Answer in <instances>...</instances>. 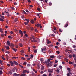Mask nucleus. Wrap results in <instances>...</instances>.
Instances as JSON below:
<instances>
[{
	"instance_id": "57",
	"label": "nucleus",
	"mask_w": 76,
	"mask_h": 76,
	"mask_svg": "<svg viewBox=\"0 0 76 76\" xmlns=\"http://www.w3.org/2000/svg\"><path fill=\"white\" fill-rule=\"evenodd\" d=\"M11 9H12V10H15V8L13 7H11Z\"/></svg>"
},
{
	"instance_id": "28",
	"label": "nucleus",
	"mask_w": 76,
	"mask_h": 76,
	"mask_svg": "<svg viewBox=\"0 0 76 76\" xmlns=\"http://www.w3.org/2000/svg\"><path fill=\"white\" fill-rule=\"evenodd\" d=\"M64 60L65 61H66V62H68V59H67V58H65L64 59Z\"/></svg>"
},
{
	"instance_id": "15",
	"label": "nucleus",
	"mask_w": 76,
	"mask_h": 76,
	"mask_svg": "<svg viewBox=\"0 0 76 76\" xmlns=\"http://www.w3.org/2000/svg\"><path fill=\"white\" fill-rule=\"evenodd\" d=\"M50 43H51V42L49 40H48L47 42V44H49Z\"/></svg>"
},
{
	"instance_id": "8",
	"label": "nucleus",
	"mask_w": 76,
	"mask_h": 76,
	"mask_svg": "<svg viewBox=\"0 0 76 76\" xmlns=\"http://www.w3.org/2000/svg\"><path fill=\"white\" fill-rule=\"evenodd\" d=\"M14 64H15V65H17V66L18 65V63L16 61H14Z\"/></svg>"
},
{
	"instance_id": "50",
	"label": "nucleus",
	"mask_w": 76,
	"mask_h": 76,
	"mask_svg": "<svg viewBox=\"0 0 76 76\" xmlns=\"http://www.w3.org/2000/svg\"><path fill=\"white\" fill-rule=\"evenodd\" d=\"M27 1H28V3H31V0H27Z\"/></svg>"
},
{
	"instance_id": "40",
	"label": "nucleus",
	"mask_w": 76,
	"mask_h": 76,
	"mask_svg": "<svg viewBox=\"0 0 76 76\" xmlns=\"http://www.w3.org/2000/svg\"><path fill=\"white\" fill-rule=\"evenodd\" d=\"M31 41L32 42H35V39L33 40H31Z\"/></svg>"
},
{
	"instance_id": "44",
	"label": "nucleus",
	"mask_w": 76,
	"mask_h": 76,
	"mask_svg": "<svg viewBox=\"0 0 76 76\" xmlns=\"http://www.w3.org/2000/svg\"><path fill=\"white\" fill-rule=\"evenodd\" d=\"M20 52L21 53H24V51H23V50H22L20 51Z\"/></svg>"
},
{
	"instance_id": "26",
	"label": "nucleus",
	"mask_w": 76,
	"mask_h": 76,
	"mask_svg": "<svg viewBox=\"0 0 76 76\" xmlns=\"http://www.w3.org/2000/svg\"><path fill=\"white\" fill-rule=\"evenodd\" d=\"M25 20H26V21L27 22H28V21H29V19H25Z\"/></svg>"
},
{
	"instance_id": "52",
	"label": "nucleus",
	"mask_w": 76,
	"mask_h": 76,
	"mask_svg": "<svg viewBox=\"0 0 76 76\" xmlns=\"http://www.w3.org/2000/svg\"><path fill=\"white\" fill-rule=\"evenodd\" d=\"M10 33L11 34H13V32L12 31H11V32H10Z\"/></svg>"
},
{
	"instance_id": "54",
	"label": "nucleus",
	"mask_w": 76,
	"mask_h": 76,
	"mask_svg": "<svg viewBox=\"0 0 76 76\" xmlns=\"http://www.w3.org/2000/svg\"><path fill=\"white\" fill-rule=\"evenodd\" d=\"M37 42H39V39L37 38Z\"/></svg>"
},
{
	"instance_id": "30",
	"label": "nucleus",
	"mask_w": 76,
	"mask_h": 76,
	"mask_svg": "<svg viewBox=\"0 0 76 76\" xmlns=\"http://www.w3.org/2000/svg\"><path fill=\"white\" fill-rule=\"evenodd\" d=\"M27 67H30L31 66V64H28L27 65Z\"/></svg>"
},
{
	"instance_id": "7",
	"label": "nucleus",
	"mask_w": 76,
	"mask_h": 76,
	"mask_svg": "<svg viewBox=\"0 0 76 76\" xmlns=\"http://www.w3.org/2000/svg\"><path fill=\"white\" fill-rule=\"evenodd\" d=\"M15 70H16V67H14L12 69V71L13 72H15Z\"/></svg>"
},
{
	"instance_id": "12",
	"label": "nucleus",
	"mask_w": 76,
	"mask_h": 76,
	"mask_svg": "<svg viewBox=\"0 0 76 76\" xmlns=\"http://www.w3.org/2000/svg\"><path fill=\"white\" fill-rule=\"evenodd\" d=\"M20 76H26V74L23 73V74H21Z\"/></svg>"
},
{
	"instance_id": "3",
	"label": "nucleus",
	"mask_w": 76,
	"mask_h": 76,
	"mask_svg": "<svg viewBox=\"0 0 76 76\" xmlns=\"http://www.w3.org/2000/svg\"><path fill=\"white\" fill-rule=\"evenodd\" d=\"M75 63V61L71 62V61H69V64H73H73Z\"/></svg>"
},
{
	"instance_id": "22",
	"label": "nucleus",
	"mask_w": 76,
	"mask_h": 76,
	"mask_svg": "<svg viewBox=\"0 0 76 76\" xmlns=\"http://www.w3.org/2000/svg\"><path fill=\"white\" fill-rule=\"evenodd\" d=\"M34 53H37V49L34 50Z\"/></svg>"
},
{
	"instance_id": "5",
	"label": "nucleus",
	"mask_w": 76,
	"mask_h": 76,
	"mask_svg": "<svg viewBox=\"0 0 76 76\" xmlns=\"http://www.w3.org/2000/svg\"><path fill=\"white\" fill-rule=\"evenodd\" d=\"M19 32L21 34V37H22L23 36V32H22V31L20 30H19Z\"/></svg>"
},
{
	"instance_id": "18",
	"label": "nucleus",
	"mask_w": 76,
	"mask_h": 76,
	"mask_svg": "<svg viewBox=\"0 0 76 76\" xmlns=\"http://www.w3.org/2000/svg\"><path fill=\"white\" fill-rule=\"evenodd\" d=\"M31 23H34V21L33 20H31Z\"/></svg>"
},
{
	"instance_id": "9",
	"label": "nucleus",
	"mask_w": 76,
	"mask_h": 76,
	"mask_svg": "<svg viewBox=\"0 0 76 76\" xmlns=\"http://www.w3.org/2000/svg\"><path fill=\"white\" fill-rule=\"evenodd\" d=\"M13 75H14V76H20V74H18L16 73H15L13 74Z\"/></svg>"
},
{
	"instance_id": "49",
	"label": "nucleus",
	"mask_w": 76,
	"mask_h": 76,
	"mask_svg": "<svg viewBox=\"0 0 76 76\" xmlns=\"http://www.w3.org/2000/svg\"><path fill=\"white\" fill-rule=\"evenodd\" d=\"M49 6H51L52 5V3L50 2L49 3Z\"/></svg>"
},
{
	"instance_id": "27",
	"label": "nucleus",
	"mask_w": 76,
	"mask_h": 76,
	"mask_svg": "<svg viewBox=\"0 0 76 76\" xmlns=\"http://www.w3.org/2000/svg\"><path fill=\"white\" fill-rule=\"evenodd\" d=\"M68 57H69V58H72V55H69Z\"/></svg>"
},
{
	"instance_id": "2",
	"label": "nucleus",
	"mask_w": 76,
	"mask_h": 76,
	"mask_svg": "<svg viewBox=\"0 0 76 76\" xmlns=\"http://www.w3.org/2000/svg\"><path fill=\"white\" fill-rule=\"evenodd\" d=\"M7 45H9V46H10V41L8 40L7 42Z\"/></svg>"
},
{
	"instance_id": "10",
	"label": "nucleus",
	"mask_w": 76,
	"mask_h": 76,
	"mask_svg": "<svg viewBox=\"0 0 76 76\" xmlns=\"http://www.w3.org/2000/svg\"><path fill=\"white\" fill-rule=\"evenodd\" d=\"M48 71L49 72H50V73H52L53 72V69H49L48 70Z\"/></svg>"
},
{
	"instance_id": "23",
	"label": "nucleus",
	"mask_w": 76,
	"mask_h": 76,
	"mask_svg": "<svg viewBox=\"0 0 76 76\" xmlns=\"http://www.w3.org/2000/svg\"><path fill=\"white\" fill-rule=\"evenodd\" d=\"M12 50H14L15 52H16V51H17V49L15 48H12Z\"/></svg>"
},
{
	"instance_id": "48",
	"label": "nucleus",
	"mask_w": 76,
	"mask_h": 76,
	"mask_svg": "<svg viewBox=\"0 0 76 76\" xmlns=\"http://www.w3.org/2000/svg\"><path fill=\"white\" fill-rule=\"evenodd\" d=\"M67 70L69 71H70V69L69 68H67Z\"/></svg>"
},
{
	"instance_id": "42",
	"label": "nucleus",
	"mask_w": 76,
	"mask_h": 76,
	"mask_svg": "<svg viewBox=\"0 0 76 76\" xmlns=\"http://www.w3.org/2000/svg\"><path fill=\"white\" fill-rule=\"evenodd\" d=\"M73 66H74V68H75V67H76V64H73Z\"/></svg>"
},
{
	"instance_id": "20",
	"label": "nucleus",
	"mask_w": 76,
	"mask_h": 76,
	"mask_svg": "<svg viewBox=\"0 0 76 76\" xmlns=\"http://www.w3.org/2000/svg\"><path fill=\"white\" fill-rule=\"evenodd\" d=\"M50 58H54L55 56L54 55L50 56Z\"/></svg>"
},
{
	"instance_id": "34",
	"label": "nucleus",
	"mask_w": 76,
	"mask_h": 76,
	"mask_svg": "<svg viewBox=\"0 0 76 76\" xmlns=\"http://www.w3.org/2000/svg\"><path fill=\"white\" fill-rule=\"evenodd\" d=\"M10 45H11L12 46V47H14V44L11 43V44H10Z\"/></svg>"
},
{
	"instance_id": "19",
	"label": "nucleus",
	"mask_w": 76,
	"mask_h": 76,
	"mask_svg": "<svg viewBox=\"0 0 76 76\" xmlns=\"http://www.w3.org/2000/svg\"><path fill=\"white\" fill-rule=\"evenodd\" d=\"M8 38H9L10 39H12V37L10 36H8Z\"/></svg>"
},
{
	"instance_id": "16",
	"label": "nucleus",
	"mask_w": 76,
	"mask_h": 76,
	"mask_svg": "<svg viewBox=\"0 0 76 76\" xmlns=\"http://www.w3.org/2000/svg\"><path fill=\"white\" fill-rule=\"evenodd\" d=\"M0 21H1V22H4V19H3L1 18H0Z\"/></svg>"
},
{
	"instance_id": "51",
	"label": "nucleus",
	"mask_w": 76,
	"mask_h": 76,
	"mask_svg": "<svg viewBox=\"0 0 76 76\" xmlns=\"http://www.w3.org/2000/svg\"><path fill=\"white\" fill-rule=\"evenodd\" d=\"M55 48L57 49L58 48V46L56 45L55 46Z\"/></svg>"
},
{
	"instance_id": "35",
	"label": "nucleus",
	"mask_w": 76,
	"mask_h": 76,
	"mask_svg": "<svg viewBox=\"0 0 76 76\" xmlns=\"http://www.w3.org/2000/svg\"><path fill=\"white\" fill-rule=\"evenodd\" d=\"M28 50L29 52H30V50H31V48H30V47L28 48Z\"/></svg>"
},
{
	"instance_id": "21",
	"label": "nucleus",
	"mask_w": 76,
	"mask_h": 76,
	"mask_svg": "<svg viewBox=\"0 0 76 76\" xmlns=\"http://www.w3.org/2000/svg\"><path fill=\"white\" fill-rule=\"evenodd\" d=\"M39 66H40V64L39 63H38L37 64V66L39 68V69H40V67Z\"/></svg>"
},
{
	"instance_id": "55",
	"label": "nucleus",
	"mask_w": 76,
	"mask_h": 76,
	"mask_svg": "<svg viewBox=\"0 0 76 76\" xmlns=\"http://www.w3.org/2000/svg\"><path fill=\"white\" fill-rule=\"evenodd\" d=\"M59 68L60 69H62V66H59Z\"/></svg>"
},
{
	"instance_id": "53",
	"label": "nucleus",
	"mask_w": 76,
	"mask_h": 76,
	"mask_svg": "<svg viewBox=\"0 0 76 76\" xmlns=\"http://www.w3.org/2000/svg\"><path fill=\"white\" fill-rule=\"evenodd\" d=\"M42 76H47V75H46L45 74H44L42 75Z\"/></svg>"
},
{
	"instance_id": "4",
	"label": "nucleus",
	"mask_w": 76,
	"mask_h": 76,
	"mask_svg": "<svg viewBox=\"0 0 76 76\" xmlns=\"http://www.w3.org/2000/svg\"><path fill=\"white\" fill-rule=\"evenodd\" d=\"M68 23H69V22L67 21L66 23V24L64 26V28H66L68 26Z\"/></svg>"
},
{
	"instance_id": "13",
	"label": "nucleus",
	"mask_w": 76,
	"mask_h": 76,
	"mask_svg": "<svg viewBox=\"0 0 76 76\" xmlns=\"http://www.w3.org/2000/svg\"><path fill=\"white\" fill-rule=\"evenodd\" d=\"M25 73H26V70H24L23 71V72L22 73H24V74H25Z\"/></svg>"
},
{
	"instance_id": "32",
	"label": "nucleus",
	"mask_w": 76,
	"mask_h": 76,
	"mask_svg": "<svg viewBox=\"0 0 76 76\" xmlns=\"http://www.w3.org/2000/svg\"><path fill=\"white\" fill-rule=\"evenodd\" d=\"M58 58L59 59H60L61 58V56H60V55H58Z\"/></svg>"
},
{
	"instance_id": "41",
	"label": "nucleus",
	"mask_w": 76,
	"mask_h": 76,
	"mask_svg": "<svg viewBox=\"0 0 76 76\" xmlns=\"http://www.w3.org/2000/svg\"><path fill=\"white\" fill-rule=\"evenodd\" d=\"M19 65L20 66V67H21V68H23V66L22 65H21L20 64H19Z\"/></svg>"
},
{
	"instance_id": "33",
	"label": "nucleus",
	"mask_w": 76,
	"mask_h": 76,
	"mask_svg": "<svg viewBox=\"0 0 76 76\" xmlns=\"http://www.w3.org/2000/svg\"><path fill=\"white\" fill-rule=\"evenodd\" d=\"M40 61H44V60H43V58H40Z\"/></svg>"
},
{
	"instance_id": "38",
	"label": "nucleus",
	"mask_w": 76,
	"mask_h": 76,
	"mask_svg": "<svg viewBox=\"0 0 76 76\" xmlns=\"http://www.w3.org/2000/svg\"><path fill=\"white\" fill-rule=\"evenodd\" d=\"M3 73V72L2 71V70H0V75H1Z\"/></svg>"
},
{
	"instance_id": "25",
	"label": "nucleus",
	"mask_w": 76,
	"mask_h": 76,
	"mask_svg": "<svg viewBox=\"0 0 76 76\" xmlns=\"http://www.w3.org/2000/svg\"><path fill=\"white\" fill-rule=\"evenodd\" d=\"M31 37L33 39H35V37H34V36L33 35H31Z\"/></svg>"
},
{
	"instance_id": "64",
	"label": "nucleus",
	"mask_w": 76,
	"mask_h": 76,
	"mask_svg": "<svg viewBox=\"0 0 76 76\" xmlns=\"http://www.w3.org/2000/svg\"><path fill=\"white\" fill-rule=\"evenodd\" d=\"M75 54H73L72 55L73 57H75Z\"/></svg>"
},
{
	"instance_id": "14",
	"label": "nucleus",
	"mask_w": 76,
	"mask_h": 76,
	"mask_svg": "<svg viewBox=\"0 0 76 76\" xmlns=\"http://www.w3.org/2000/svg\"><path fill=\"white\" fill-rule=\"evenodd\" d=\"M5 48H6V49H7V50H9V47L8 46H5Z\"/></svg>"
},
{
	"instance_id": "24",
	"label": "nucleus",
	"mask_w": 76,
	"mask_h": 76,
	"mask_svg": "<svg viewBox=\"0 0 76 76\" xmlns=\"http://www.w3.org/2000/svg\"><path fill=\"white\" fill-rule=\"evenodd\" d=\"M31 56V58H33V57H34V55H30Z\"/></svg>"
},
{
	"instance_id": "61",
	"label": "nucleus",
	"mask_w": 76,
	"mask_h": 76,
	"mask_svg": "<svg viewBox=\"0 0 76 76\" xmlns=\"http://www.w3.org/2000/svg\"><path fill=\"white\" fill-rule=\"evenodd\" d=\"M4 34H1V37H4Z\"/></svg>"
},
{
	"instance_id": "31",
	"label": "nucleus",
	"mask_w": 76,
	"mask_h": 76,
	"mask_svg": "<svg viewBox=\"0 0 76 76\" xmlns=\"http://www.w3.org/2000/svg\"><path fill=\"white\" fill-rule=\"evenodd\" d=\"M19 45L20 47H22V44L21 43H19Z\"/></svg>"
},
{
	"instance_id": "43",
	"label": "nucleus",
	"mask_w": 76,
	"mask_h": 76,
	"mask_svg": "<svg viewBox=\"0 0 76 76\" xmlns=\"http://www.w3.org/2000/svg\"><path fill=\"white\" fill-rule=\"evenodd\" d=\"M31 31H33V30H34V28L33 27H31Z\"/></svg>"
},
{
	"instance_id": "36",
	"label": "nucleus",
	"mask_w": 76,
	"mask_h": 76,
	"mask_svg": "<svg viewBox=\"0 0 76 76\" xmlns=\"http://www.w3.org/2000/svg\"><path fill=\"white\" fill-rule=\"evenodd\" d=\"M0 32H1V33H3V30H2V29H0Z\"/></svg>"
},
{
	"instance_id": "59",
	"label": "nucleus",
	"mask_w": 76,
	"mask_h": 76,
	"mask_svg": "<svg viewBox=\"0 0 76 76\" xmlns=\"http://www.w3.org/2000/svg\"><path fill=\"white\" fill-rule=\"evenodd\" d=\"M1 18H2V19H4V16H1Z\"/></svg>"
},
{
	"instance_id": "46",
	"label": "nucleus",
	"mask_w": 76,
	"mask_h": 76,
	"mask_svg": "<svg viewBox=\"0 0 76 76\" xmlns=\"http://www.w3.org/2000/svg\"><path fill=\"white\" fill-rule=\"evenodd\" d=\"M23 64L24 65H26V62H24L23 63Z\"/></svg>"
},
{
	"instance_id": "17",
	"label": "nucleus",
	"mask_w": 76,
	"mask_h": 76,
	"mask_svg": "<svg viewBox=\"0 0 76 76\" xmlns=\"http://www.w3.org/2000/svg\"><path fill=\"white\" fill-rule=\"evenodd\" d=\"M18 18H15V20H14V22H16V21H18Z\"/></svg>"
},
{
	"instance_id": "60",
	"label": "nucleus",
	"mask_w": 76,
	"mask_h": 76,
	"mask_svg": "<svg viewBox=\"0 0 76 76\" xmlns=\"http://www.w3.org/2000/svg\"><path fill=\"white\" fill-rule=\"evenodd\" d=\"M56 53H57V54H60V51H57Z\"/></svg>"
},
{
	"instance_id": "29",
	"label": "nucleus",
	"mask_w": 76,
	"mask_h": 76,
	"mask_svg": "<svg viewBox=\"0 0 76 76\" xmlns=\"http://www.w3.org/2000/svg\"><path fill=\"white\" fill-rule=\"evenodd\" d=\"M23 13L24 14H25V15H26L27 13H26V12H25V11L23 10Z\"/></svg>"
},
{
	"instance_id": "6",
	"label": "nucleus",
	"mask_w": 76,
	"mask_h": 76,
	"mask_svg": "<svg viewBox=\"0 0 76 76\" xmlns=\"http://www.w3.org/2000/svg\"><path fill=\"white\" fill-rule=\"evenodd\" d=\"M46 49V48H45V49H43L42 50V52H43V53H45V52L46 51V50H45Z\"/></svg>"
},
{
	"instance_id": "37",
	"label": "nucleus",
	"mask_w": 76,
	"mask_h": 76,
	"mask_svg": "<svg viewBox=\"0 0 76 76\" xmlns=\"http://www.w3.org/2000/svg\"><path fill=\"white\" fill-rule=\"evenodd\" d=\"M37 10L39 11V12H40V11H41V9H40V8H37Z\"/></svg>"
},
{
	"instance_id": "39",
	"label": "nucleus",
	"mask_w": 76,
	"mask_h": 76,
	"mask_svg": "<svg viewBox=\"0 0 76 76\" xmlns=\"http://www.w3.org/2000/svg\"><path fill=\"white\" fill-rule=\"evenodd\" d=\"M42 70H44V66H42L41 67Z\"/></svg>"
},
{
	"instance_id": "1",
	"label": "nucleus",
	"mask_w": 76,
	"mask_h": 76,
	"mask_svg": "<svg viewBox=\"0 0 76 76\" xmlns=\"http://www.w3.org/2000/svg\"><path fill=\"white\" fill-rule=\"evenodd\" d=\"M10 63L11 64V66H14V61H13V62H12V61H10Z\"/></svg>"
},
{
	"instance_id": "56",
	"label": "nucleus",
	"mask_w": 76,
	"mask_h": 76,
	"mask_svg": "<svg viewBox=\"0 0 76 76\" xmlns=\"http://www.w3.org/2000/svg\"><path fill=\"white\" fill-rule=\"evenodd\" d=\"M14 5H17V3H16V2H15L14 3Z\"/></svg>"
},
{
	"instance_id": "47",
	"label": "nucleus",
	"mask_w": 76,
	"mask_h": 76,
	"mask_svg": "<svg viewBox=\"0 0 76 76\" xmlns=\"http://www.w3.org/2000/svg\"><path fill=\"white\" fill-rule=\"evenodd\" d=\"M2 58L3 60H6V58L3 57H2Z\"/></svg>"
},
{
	"instance_id": "11",
	"label": "nucleus",
	"mask_w": 76,
	"mask_h": 76,
	"mask_svg": "<svg viewBox=\"0 0 76 76\" xmlns=\"http://www.w3.org/2000/svg\"><path fill=\"white\" fill-rule=\"evenodd\" d=\"M29 21H28V22H24V23L26 25H27L29 23Z\"/></svg>"
},
{
	"instance_id": "63",
	"label": "nucleus",
	"mask_w": 76,
	"mask_h": 76,
	"mask_svg": "<svg viewBox=\"0 0 76 76\" xmlns=\"http://www.w3.org/2000/svg\"><path fill=\"white\" fill-rule=\"evenodd\" d=\"M48 63H49V62H50V59H48Z\"/></svg>"
},
{
	"instance_id": "45",
	"label": "nucleus",
	"mask_w": 76,
	"mask_h": 76,
	"mask_svg": "<svg viewBox=\"0 0 76 76\" xmlns=\"http://www.w3.org/2000/svg\"><path fill=\"white\" fill-rule=\"evenodd\" d=\"M6 53H7V54H10V52L8 51H6Z\"/></svg>"
},
{
	"instance_id": "62",
	"label": "nucleus",
	"mask_w": 76,
	"mask_h": 76,
	"mask_svg": "<svg viewBox=\"0 0 76 76\" xmlns=\"http://www.w3.org/2000/svg\"><path fill=\"white\" fill-rule=\"evenodd\" d=\"M66 75H67V76H70V74H69V73H67V74H66Z\"/></svg>"
},
{
	"instance_id": "58",
	"label": "nucleus",
	"mask_w": 76,
	"mask_h": 76,
	"mask_svg": "<svg viewBox=\"0 0 76 76\" xmlns=\"http://www.w3.org/2000/svg\"><path fill=\"white\" fill-rule=\"evenodd\" d=\"M7 66H8V67H10V65L9 64H7Z\"/></svg>"
}]
</instances>
